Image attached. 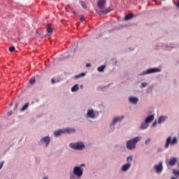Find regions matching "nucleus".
<instances>
[{"mask_svg": "<svg viewBox=\"0 0 179 179\" xmlns=\"http://www.w3.org/2000/svg\"><path fill=\"white\" fill-rule=\"evenodd\" d=\"M81 178L78 177L76 175L73 173L72 172L70 173V178L69 179H80Z\"/></svg>", "mask_w": 179, "mask_h": 179, "instance_id": "nucleus-27", "label": "nucleus"}, {"mask_svg": "<svg viewBox=\"0 0 179 179\" xmlns=\"http://www.w3.org/2000/svg\"><path fill=\"white\" fill-rule=\"evenodd\" d=\"M83 76H86V73H81L74 76V79H79V78H83Z\"/></svg>", "mask_w": 179, "mask_h": 179, "instance_id": "nucleus-26", "label": "nucleus"}, {"mask_svg": "<svg viewBox=\"0 0 179 179\" xmlns=\"http://www.w3.org/2000/svg\"><path fill=\"white\" fill-rule=\"evenodd\" d=\"M46 31H47L48 34H52V27H51L50 24H46Z\"/></svg>", "mask_w": 179, "mask_h": 179, "instance_id": "nucleus-20", "label": "nucleus"}, {"mask_svg": "<svg viewBox=\"0 0 179 179\" xmlns=\"http://www.w3.org/2000/svg\"><path fill=\"white\" fill-rule=\"evenodd\" d=\"M87 117L88 118H96V115L94 114V110L93 109H89L87 113Z\"/></svg>", "mask_w": 179, "mask_h": 179, "instance_id": "nucleus-11", "label": "nucleus"}, {"mask_svg": "<svg viewBox=\"0 0 179 179\" xmlns=\"http://www.w3.org/2000/svg\"><path fill=\"white\" fill-rule=\"evenodd\" d=\"M132 160H134V156L130 155V156L127 157V163H129L131 164V163H132Z\"/></svg>", "mask_w": 179, "mask_h": 179, "instance_id": "nucleus-28", "label": "nucleus"}, {"mask_svg": "<svg viewBox=\"0 0 179 179\" xmlns=\"http://www.w3.org/2000/svg\"><path fill=\"white\" fill-rule=\"evenodd\" d=\"M80 22H85V17L83 15H81L80 17Z\"/></svg>", "mask_w": 179, "mask_h": 179, "instance_id": "nucleus-35", "label": "nucleus"}, {"mask_svg": "<svg viewBox=\"0 0 179 179\" xmlns=\"http://www.w3.org/2000/svg\"><path fill=\"white\" fill-rule=\"evenodd\" d=\"M50 142H51V138H50V136H45L41 138V140L38 142V145L39 146H43V145H45V148H48Z\"/></svg>", "mask_w": 179, "mask_h": 179, "instance_id": "nucleus-5", "label": "nucleus"}, {"mask_svg": "<svg viewBox=\"0 0 179 179\" xmlns=\"http://www.w3.org/2000/svg\"><path fill=\"white\" fill-rule=\"evenodd\" d=\"M150 141H152V139L150 138H148L147 140H145V145H149Z\"/></svg>", "mask_w": 179, "mask_h": 179, "instance_id": "nucleus-32", "label": "nucleus"}, {"mask_svg": "<svg viewBox=\"0 0 179 179\" xmlns=\"http://www.w3.org/2000/svg\"><path fill=\"white\" fill-rule=\"evenodd\" d=\"M105 87H110V84L107 85Z\"/></svg>", "mask_w": 179, "mask_h": 179, "instance_id": "nucleus-45", "label": "nucleus"}, {"mask_svg": "<svg viewBox=\"0 0 179 179\" xmlns=\"http://www.w3.org/2000/svg\"><path fill=\"white\" fill-rule=\"evenodd\" d=\"M86 164H81L80 166H78V167H80V169H82V167H85Z\"/></svg>", "mask_w": 179, "mask_h": 179, "instance_id": "nucleus-40", "label": "nucleus"}, {"mask_svg": "<svg viewBox=\"0 0 179 179\" xmlns=\"http://www.w3.org/2000/svg\"><path fill=\"white\" fill-rule=\"evenodd\" d=\"M123 120L124 116L114 117L112 123L110 125V128H111L112 131L115 129V124H117V122H121Z\"/></svg>", "mask_w": 179, "mask_h": 179, "instance_id": "nucleus-7", "label": "nucleus"}, {"mask_svg": "<svg viewBox=\"0 0 179 179\" xmlns=\"http://www.w3.org/2000/svg\"><path fill=\"white\" fill-rule=\"evenodd\" d=\"M80 89H83V85H81L80 86Z\"/></svg>", "mask_w": 179, "mask_h": 179, "instance_id": "nucleus-44", "label": "nucleus"}, {"mask_svg": "<svg viewBox=\"0 0 179 179\" xmlns=\"http://www.w3.org/2000/svg\"><path fill=\"white\" fill-rule=\"evenodd\" d=\"M166 119H167V116H160L158 119L157 123L162 124L164 122V121H166Z\"/></svg>", "mask_w": 179, "mask_h": 179, "instance_id": "nucleus-21", "label": "nucleus"}, {"mask_svg": "<svg viewBox=\"0 0 179 179\" xmlns=\"http://www.w3.org/2000/svg\"><path fill=\"white\" fill-rule=\"evenodd\" d=\"M153 120H155V115H150L145 119L144 122L149 124L150 122H152L153 121Z\"/></svg>", "mask_w": 179, "mask_h": 179, "instance_id": "nucleus-16", "label": "nucleus"}, {"mask_svg": "<svg viewBox=\"0 0 179 179\" xmlns=\"http://www.w3.org/2000/svg\"><path fill=\"white\" fill-rule=\"evenodd\" d=\"M177 161H178L177 158L173 157H171V158L169 159V160L166 161V166H167L168 167H169V166H170L171 167H173V166L176 165V163H177Z\"/></svg>", "mask_w": 179, "mask_h": 179, "instance_id": "nucleus-9", "label": "nucleus"}, {"mask_svg": "<svg viewBox=\"0 0 179 179\" xmlns=\"http://www.w3.org/2000/svg\"><path fill=\"white\" fill-rule=\"evenodd\" d=\"M3 167V162H0V170Z\"/></svg>", "mask_w": 179, "mask_h": 179, "instance_id": "nucleus-38", "label": "nucleus"}, {"mask_svg": "<svg viewBox=\"0 0 179 179\" xmlns=\"http://www.w3.org/2000/svg\"><path fill=\"white\" fill-rule=\"evenodd\" d=\"M129 103H131L132 104H136L138 103V101H139V99H138V97L131 96L129 99Z\"/></svg>", "mask_w": 179, "mask_h": 179, "instance_id": "nucleus-14", "label": "nucleus"}, {"mask_svg": "<svg viewBox=\"0 0 179 179\" xmlns=\"http://www.w3.org/2000/svg\"><path fill=\"white\" fill-rule=\"evenodd\" d=\"M104 69H106V66L102 65V66L98 67L97 71H98V72H104Z\"/></svg>", "mask_w": 179, "mask_h": 179, "instance_id": "nucleus-29", "label": "nucleus"}, {"mask_svg": "<svg viewBox=\"0 0 179 179\" xmlns=\"http://www.w3.org/2000/svg\"><path fill=\"white\" fill-rule=\"evenodd\" d=\"M8 50L10 52H13V51H15V46L10 47Z\"/></svg>", "mask_w": 179, "mask_h": 179, "instance_id": "nucleus-33", "label": "nucleus"}, {"mask_svg": "<svg viewBox=\"0 0 179 179\" xmlns=\"http://www.w3.org/2000/svg\"><path fill=\"white\" fill-rule=\"evenodd\" d=\"M177 143H178V140H177V138H171V136H169L166 138L164 148L165 149H167L169 146H174V145H177Z\"/></svg>", "mask_w": 179, "mask_h": 179, "instance_id": "nucleus-4", "label": "nucleus"}, {"mask_svg": "<svg viewBox=\"0 0 179 179\" xmlns=\"http://www.w3.org/2000/svg\"><path fill=\"white\" fill-rule=\"evenodd\" d=\"M29 83H30V85H34V83H36V78L32 77V78L29 80Z\"/></svg>", "mask_w": 179, "mask_h": 179, "instance_id": "nucleus-30", "label": "nucleus"}, {"mask_svg": "<svg viewBox=\"0 0 179 179\" xmlns=\"http://www.w3.org/2000/svg\"><path fill=\"white\" fill-rule=\"evenodd\" d=\"M12 114H13L12 110H10V111L8 112V115H11Z\"/></svg>", "mask_w": 179, "mask_h": 179, "instance_id": "nucleus-43", "label": "nucleus"}, {"mask_svg": "<svg viewBox=\"0 0 179 179\" xmlns=\"http://www.w3.org/2000/svg\"><path fill=\"white\" fill-rule=\"evenodd\" d=\"M156 173H162L163 171V163L159 162L158 165L155 166Z\"/></svg>", "mask_w": 179, "mask_h": 179, "instance_id": "nucleus-12", "label": "nucleus"}, {"mask_svg": "<svg viewBox=\"0 0 179 179\" xmlns=\"http://www.w3.org/2000/svg\"><path fill=\"white\" fill-rule=\"evenodd\" d=\"M75 51H76V48H74V51H73V52H75Z\"/></svg>", "mask_w": 179, "mask_h": 179, "instance_id": "nucleus-49", "label": "nucleus"}, {"mask_svg": "<svg viewBox=\"0 0 179 179\" xmlns=\"http://www.w3.org/2000/svg\"><path fill=\"white\" fill-rule=\"evenodd\" d=\"M96 13L99 15V16H103V15H107V13H110L113 10V8L109 7L105 10H101L99 9H95Z\"/></svg>", "mask_w": 179, "mask_h": 179, "instance_id": "nucleus-8", "label": "nucleus"}, {"mask_svg": "<svg viewBox=\"0 0 179 179\" xmlns=\"http://www.w3.org/2000/svg\"><path fill=\"white\" fill-rule=\"evenodd\" d=\"M13 104V103L11 102V103H10V106H12Z\"/></svg>", "mask_w": 179, "mask_h": 179, "instance_id": "nucleus-47", "label": "nucleus"}, {"mask_svg": "<svg viewBox=\"0 0 179 179\" xmlns=\"http://www.w3.org/2000/svg\"><path fill=\"white\" fill-rule=\"evenodd\" d=\"M141 139L142 137L137 136L132 139L129 140L126 143L127 149H128V150H134V149H136V143L141 141Z\"/></svg>", "mask_w": 179, "mask_h": 179, "instance_id": "nucleus-1", "label": "nucleus"}, {"mask_svg": "<svg viewBox=\"0 0 179 179\" xmlns=\"http://www.w3.org/2000/svg\"><path fill=\"white\" fill-rule=\"evenodd\" d=\"M156 125H157V122H154L152 123V127L153 128H155V127H156Z\"/></svg>", "mask_w": 179, "mask_h": 179, "instance_id": "nucleus-36", "label": "nucleus"}, {"mask_svg": "<svg viewBox=\"0 0 179 179\" xmlns=\"http://www.w3.org/2000/svg\"><path fill=\"white\" fill-rule=\"evenodd\" d=\"M157 72H162V69L157 67L150 68L142 71L138 74V76H145V75H150V73H157Z\"/></svg>", "mask_w": 179, "mask_h": 179, "instance_id": "nucleus-2", "label": "nucleus"}, {"mask_svg": "<svg viewBox=\"0 0 179 179\" xmlns=\"http://www.w3.org/2000/svg\"><path fill=\"white\" fill-rule=\"evenodd\" d=\"M18 106H19V103H16L14 107L15 110H16V108H17Z\"/></svg>", "mask_w": 179, "mask_h": 179, "instance_id": "nucleus-41", "label": "nucleus"}, {"mask_svg": "<svg viewBox=\"0 0 179 179\" xmlns=\"http://www.w3.org/2000/svg\"><path fill=\"white\" fill-rule=\"evenodd\" d=\"M129 169H131V164L127 163L122 166L121 170L123 171V173H125V171H128Z\"/></svg>", "mask_w": 179, "mask_h": 179, "instance_id": "nucleus-13", "label": "nucleus"}, {"mask_svg": "<svg viewBox=\"0 0 179 179\" xmlns=\"http://www.w3.org/2000/svg\"><path fill=\"white\" fill-rule=\"evenodd\" d=\"M162 47L163 50H165L166 51H170L171 48H174V46L169 45L166 43H164L161 45Z\"/></svg>", "mask_w": 179, "mask_h": 179, "instance_id": "nucleus-17", "label": "nucleus"}, {"mask_svg": "<svg viewBox=\"0 0 179 179\" xmlns=\"http://www.w3.org/2000/svg\"><path fill=\"white\" fill-rule=\"evenodd\" d=\"M64 131V134H75L76 132V129L73 128H66L63 129Z\"/></svg>", "mask_w": 179, "mask_h": 179, "instance_id": "nucleus-15", "label": "nucleus"}, {"mask_svg": "<svg viewBox=\"0 0 179 179\" xmlns=\"http://www.w3.org/2000/svg\"><path fill=\"white\" fill-rule=\"evenodd\" d=\"M173 174L174 176H172L171 179H177V177H179V170L173 169Z\"/></svg>", "mask_w": 179, "mask_h": 179, "instance_id": "nucleus-19", "label": "nucleus"}, {"mask_svg": "<svg viewBox=\"0 0 179 179\" xmlns=\"http://www.w3.org/2000/svg\"><path fill=\"white\" fill-rule=\"evenodd\" d=\"M55 83H56L55 79V78H52V80H51V83H52V85H54Z\"/></svg>", "mask_w": 179, "mask_h": 179, "instance_id": "nucleus-39", "label": "nucleus"}, {"mask_svg": "<svg viewBox=\"0 0 179 179\" xmlns=\"http://www.w3.org/2000/svg\"><path fill=\"white\" fill-rule=\"evenodd\" d=\"M178 166H179V163H178Z\"/></svg>", "mask_w": 179, "mask_h": 179, "instance_id": "nucleus-51", "label": "nucleus"}, {"mask_svg": "<svg viewBox=\"0 0 179 179\" xmlns=\"http://www.w3.org/2000/svg\"><path fill=\"white\" fill-rule=\"evenodd\" d=\"M106 3L107 0H98L97 6L99 9H104V8H106Z\"/></svg>", "mask_w": 179, "mask_h": 179, "instance_id": "nucleus-10", "label": "nucleus"}, {"mask_svg": "<svg viewBox=\"0 0 179 179\" xmlns=\"http://www.w3.org/2000/svg\"><path fill=\"white\" fill-rule=\"evenodd\" d=\"M80 4H81V6L84 8V9H86V8H87V6H86V4L85 3V2L83 1H80Z\"/></svg>", "mask_w": 179, "mask_h": 179, "instance_id": "nucleus-31", "label": "nucleus"}, {"mask_svg": "<svg viewBox=\"0 0 179 179\" xmlns=\"http://www.w3.org/2000/svg\"><path fill=\"white\" fill-rule=\"evenodd\" d=\"M29 102L26 103L22 107V108L20 109V111H21V112L26 111V110H27V108H29Z\"/></svg>", "mask_w": 179, "mask_h": 179, "instance_id": "nucleus-24", "label": "nucleus"}, {"mask_svg": "<svg viewBox=\"0 0 179 179\" xmlns=\"http://www.w3.org/2000/svg\"><path fill=\"white\" fill-rule=\"evenodd\" d=\"M90 66H92V64H90V63L86 64V68H90Z\"/></svg>", "mask_w": 179, "mask_h": 179, "instance_id": "nucleus-37", "label": "nucleus"}, {"mask_svg": "<svg viewBox=\"0 0 179 179\" xmlns=\"http://www.w3.org/2000/svg\"><path fill=\"white\" fill-rule=\"evenodd\" d=\"M115 65H117V61L115 62Z\"/></svg>", "mask_w": 179, "mask_h": 179, "instance_id": "nucleus-48", "label": "nucleus"}, {"mask_svg": "<svg viewBox=\"0 0 179 179\" xmlns=\"http://www.w3.org/2000/svg\"><path fill=\"white\" fill-rule=\"evenodd\" d=\"M175 5H176L177 8H179V0L177 2V3H175Z\"/></svg>", "mask_w": 179, "mask_h": 179, "instance_id": "nucleus-42", "label": "nucleus"}, {"mask_svg": "<svg viewBox=\"0 0 179 179\" xmlns=\"http://www.w3.org/2000/svg\"><path fill=\"white\" fill-rule=\"evenodd\" d=\"M69 146L71 148V149H74L75 150H83V149L86 148V145H85V143H83L82 141L71 143Z\"/></svg>", "mask_w": 179, "mask_h": 179, "instance_id": "nucleus-3", "label": "nucleus"}, {"mask_svg": "<svg viewBox=\"0 0 179 179\" xmlns=\"http://www.w3.org/2000/svg\"><path fill=\"white\" fill-rule=\"evenodd\" d=\"M62 134H65L64 131V129L56 130L54 132V136H55L56 138H58V136H61V135Z\"/></svg>", "mask_w": 179, "mask_h": 179, "instance_id": "nucleus-18", "label": "nucleus"}, {"mask_svg": "<svg viewBox=\"0 0 179 179\" xmlns=\"http://www.w3.org/2000/svg\"><path fill=\"white\" fill-rule=\"evenodd\" d=\"M148 123H146L145 122H143L141 123V125L140 127V129H146L148 127H149V124H148Z\"/></svg>", "mask_w": 179, "mask_h": 179, "instance_id": "nucleus-22", "label": "nucleus"}, {"mask_svg": "<svg viewBox=\"0 0 179 179\" xmlns=\"http://www.w3.org/2000/svg\"><path fill=\"white\" fill-rule=\"evenodd\" d=\"M73 174L78 177V178H82V176H83V168H80V166H74L73 169Z\"/></svg>", "mask_w": 179, "mask_h": 179, "instance_id": "nucleus-6", "label": "nucleus"}, {"mask_svg": "<svg viewBox=\"0 0 179 179\" xmlns=\"http://www.w3.org/2000/svg\"><path fill=\"white\" fill-rule=\"evenodd\" d=\"M43 179H48L47 176L44 177Z\"/></svg>", "mask_w": 179, "mask_h": 179, "instance_id": "nucleus-46", "label": "nucleus"}, {"mask_svg": "<svg viewBox=\"0 0 179 179\" xmlns=\"http://www.w3.org/2000/svg\"><path fill=\"white\" fill-rule=\"evenodd\" d=\"M79 90V85L76 84L71 87V92H75Z\"/></svg>", "mask_w": 179, "mask_h": 179, "instance_id": "nucleus-25", "label": "nucleus"}, {"mask_svg": "<svg viewBox=\"0 0 179 179\" xmlns=\"http://www.w3.org/2000/svg\"><path fill=\"white\" fill-rule=\"evenodd\" d=\"M133 17H134V14L129 13L124 16V20L126 21L131 20V19H132Z\"/></svg>", "mask_w": 179, "mask_h": 179, "instance_id": "nucleus-23", "label": "nucleus"}, {"mask_svg": "<svg viewBox=\"0 0 179 179\" xmlns=\"http://www.w3.org/2000/svg\"><path fill=\"white\" fill-rule=\"evenodd\" d=\"M153 1H156V0H153Z\"/></svg>", "mask_w": 179, "mask_h": 179, "instance_id": "nucleus-50", "label": "nucleus"}, {"mask_svg": "<svg viewBox=\"0 0 179 179\" xmlns=\"http://www.w3.org/2000/svg\"><path fill=\"white\" fill-rule=\"evenodd\" d=\"M148 86V83L144 82L141 83V87H146Z\"/></svg>", "mask_w": 179, "mask_h": 179, "instance_id": "nucleus-34", "label": "nucleus"}]
</instances>
